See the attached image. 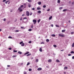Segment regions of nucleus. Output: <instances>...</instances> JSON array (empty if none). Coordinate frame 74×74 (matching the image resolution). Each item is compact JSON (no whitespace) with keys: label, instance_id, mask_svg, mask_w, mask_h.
Segmentation results:
<instances>
[{"label":"nucleus","instance_id":"nucleus-59","mask_svg":"<svg viewBox=\"0 0 74 74\" xmlns=\"http://www.w3.org/2000/svg\"><path fill=\"white\" fill-rule=\"evenodd\" d=\"M6 0H3V2H5V1H6Z\"/></svg>","mask_w":74,"mask_h":74},{"label":"nucleus","instance_id":"nucleus-10","mask_svg":"<svg viewBox=\"0 0 74 74\" xmlns=\"http://www.w3.org/2000/svg\"><path fill=\"white\" fill-rule=\"evenodd\" d=\"M52 16H50L49 18V20H51V19H52Z\"/></svg>","mask_w":74,"mask_h":74},{"label":"nucleus","instance_id":"nucleus-38","mask_svg":"<svg viewBox=\"0 0 74 74\" xmlns=\"http://www.w3.org/2000/svg\"><path fill=\"white\" fill-rule=\"evenodd\" d=\"M29 71H32V69H29Z\"/></svg>","mask_w":74,"mask_h":74},{"label":"nucleus","instance_id":"nucleus-9","mask_svg":"<svg viewBox=\"0 0 74 74\" xmlns=\"http://www.w3.org/2000/svg\"><path fill=\"white\" fill-rule=\"evenodd\" d=\"M18 53H19L20 55H21L22 53L21 51H18Z\"/></svg>","mask_w":74,"mask_h":74},{"label":"nucleus","instance_id":"nucleus-34","mask_svg":"<svg viewBox=\"0 0 74 74\" xmlns=\"http://www.w3.org/2000/svg\"><path fill=\"white\" fill-rule=\"evenodd\" d=\"M53 46L54 47H57V46H56V45H53Z\"/></svg>","mask_w":74,"mask_h":74},{"label":"nucleus","instance_id":"nucleus-54","mask_svg":"<svg viewBox=\"0 0 74 74\" xmlns=\"http://www.w3.org/2000/svg\"><path fill=\"white\" fill-rule=\"evenodd\" d=\"M51 27H53V24H51Z\"/></svg>","mask_w":74,"mask_h":74},{"label":"nucleus","instance_id":"nucleus-37","mask_svg":"<svg viewBox=\"0 0 74 74\" xmlns=\"http://www.w3.org/2000/svg\"><path fill=\"white\" fill-rule=\"evenodd\" d=\"M21 8H21V7H20L19 8H18V10H21Z\"/></svg>","mask_w":74,"mask_h":74},{"label":"nucleus","instance_id":"nucleus-49","mask_svg":"<svg viewBox=\"0 0 74 74\" xmlns=\"http://www.w3.org/2000/svg\"><path fill=\"white\" fill-rule=\"evenodd\" d=\"M9 49L10 50H11V49H12V48H9Z\"/></svg>","mask_w":74,"mask_h":74},{"label":"nucleus","instance_id":"nucleus-5","mask_svg":"<svg viewBox=\"0 0 74 74\" xmlns=\"http://www.w3.org/2000/svg\"><path fill=\"white\" fill-rule=\"evenodd\" d=\"M29 53V51H27L26 53L24 54V55H27Z\"/></svg>","mask_w":74,"mask_h":74},{"label":"nucleus","instance_id":"nucleus-3","mask_svg":"<svg viewBox=\"0 0 74 74\" xmlns=\"http://www.w3.org/2000/svg\"><path fill=\"white\" fill-rule=\"evenodd\" d=\"M26 15L27 16H29V12L28 11H27L26 12Z\"/></svg>","mask_w":74,"mask_h":74},{"label":"nucleus","instance_id":"nucleus-11","mask_svg":"<svg viewBox=\"0 0 74 74\" xmlns=\"http://www.w3.org/2000/svg\"><path fill=\"white\" fill-rule=\"evenodd\" d=\"M38 4L39 5H41V1L38 2Z\"/></svg>","mask_w":74,"mask_h":74},{"label":"nucleus","instance_id":"nucleus-35","mask_svg":"<svg viewBox=\"0 0 74 74\" xmlns=\"http://www.w3.org/2000/svg\"><path fill=\"white\" fill-rule=\"evenodd\" d=\"M72 47H74V43H73L72 45Z\"/></svg>","mask_w":74,"mask_h":74},{"label":"nucleus","instance_id":"nucleus-31","mask_svg":"<svg viewBox=\"0 0 74 74\" xmlns=\"http://www.w3.org/2000/svg\"><path fill=\"white\" fill-rule=\"evenodd\" d=\"M29 64H30V62H28L27 63V66H28V65H29Z\"/></svg>","mask_w":74,"mask_h":74},{"label":"nucleus","instance_id":"nucleus-44","mask_svg":"<svg viewBox=\"0 0 74 74\" xmlns=\"http://www.w3.org/2000/svg\"><path fill=\"white\" fill-rule=\"evenodd\" d=\"M28 42L29 44H31V43L32 42V41H29Z\"/></svg>","mask_w":74,"mask_h":74},{"label":"nucleus","instance_id":"nucleus-15","mask_svg":"<svg viewBox=\"0 0 74 74\" xmlns=\"http://www.w3.org/2000/svg\"><path fill=\"white\" fill-rule=\"evenodd\" d=\"M68 68L67 67H64V70H66V69H67Z\"/></svg>","mask_w":74,"mask_h":74},{"label":"nucleus","instance_id":"nucleus-61","mask_svg":"<svg viewBox=\"0 0 74 74\" xmlns=\"http://www.w3.org/2000/svg\"><path fill=\"white\" fill-rule=\"evenodd\" d=\"M32 15V13H31L30 14V15Z\"/></svg>","mask_w":74,"mask_h":74},{"label":"nucleus","instance_id":"nucleus-2","mask_svg":"<svg viewBox=\"0 0 74 74\" xmlns=\"http://www.w3.org/2000/svg\"><path fill=\"white\" fill-rule=\"evenodd\" d=\"M33 22H34V24H36V22H37V21L36 20H33Z\"/></svg>","mask_w":74,"mask_h":74},{"label":"nucleus","instance_id":"nucleus-53","mask_svg":"<svg viewBox=\"0 0 74 74\" xmlns=\"http://www.w3.org/2000/svg\"><path fill=\"white\" fill-rule=\"evenodd\" d=\"M31 27V28H33V25H32Z\"/></svg>","mask_w":74,"mask_h":74},{"label":"nucleus","instance_id":"nucleus-20","mask_svg":"<svg viewBox=\"0 0 74 74\" xmlns=\"http://www.w3.org/2000/svg\"><path fill=\"white\" fill-rule=\"evenodd\" d=\"M56 27H60L58 25H56Z\"/></svg>","mask_w":74,"mask_h":74},{"label":"nucleus","instance_id":"nucleus-55","mask_svg":"<svg viewBox=\"0 0 74 74\" xmlns=\"http://www.w3.org/2000/svg\"><path fill=\"white\" fill-rule=\"evenodd\" d=\"M7 67H10V65H8Z\"/></svg>","mask_w":74,"mask_h":74},{"label":"nucleus","instance_id":"nucleus-57","mask_svg":"<svg viewBox=\"0 0 74 74\" xmlns=\"http://www.w3.org/2000/svg\"><path fill=\"white\" fill-rule=\"evenodd\" d=\"M24 5H25V6H26V3H24Z\"/></svg>","mask_w":74,"mask_h":74},{"label":"nucleus","instance_id":"nucleus-40","mask_svg":"<svg viewBox=\"0 0 74 74\" xmlns=\"http://www.w3.org/2000/svg\"><path fill=\"white\" fill-rule=\"evenodd\" d=\"M71 34H74V32H72L71 33Z\"/></svg>","mask_w":74,"mask_h":74},{"label":"nucleus","instance_id":"nucleus-45","mask_svg":"<svg viewBox=\"0 0 74 74\" xmlns=\"http://www.w3.org/2000/svg\"><path fill=\"white\" fill-rule=\"evenodd\" d=\"M8 38H12V37H11V36H9L8 37Z\"/></svg>","mask_w":74,"mask_h":74},{"label":"nucleus","instance_id":"nucleus-58","mask_svg":"<svg viewBox=\"0 0 74 74\" xmlns=\"http://www.w3.org/2000/svg\"><path fill=\"white\" fill-rule=\"evenodd\" d=\"M68 56H71V54H68Z\"/></svg>","mask_w":74,"mask_h":74},{"label":"nucleus","instance_id":"nucleus-48","mask_svg":"<svg viewBox=\"0 0 74 74\" xmlns=\"http://www.w3.org/2000/svg\"><path fill=\"white\" fill-rule=\"evenodd\" d=\"M50 11V9H49L47 10V11Z\"/></svg>","mask_w":74,"mask_h":74},{"label":"nucleus","instance_id":"nucleus-29","mask_svg":"<svg viewBox=\"0 0 74 74\" xmlns=\"http://www.w3.org/2000/svg\"><path fill=\"white\" fill-rule=\"evenodd\" d=\"M71 53H74V52L73 51H72L71 52Z\"/></svg>","mask_w":74,"mask_h":74},{"label":"nucleus","instance_id":"nucleus-21","mask_svg":"<svg viewBox=\"0 0 74 74\" xmlns=\"http://www.w3.org/2000/svg\"><path fill=\"white\" fill-rule=\"evenodd\" d=\"M24 74H27V72L26 71H24L23 72Z\"/></svg>","mask_w":74,"mask_h":74},{"label":"nucleus","instance_id":"nucleus-22","mask_svg":"<svg viewBox=\"0 0 74 74\" xmlns=\"http://www.w3.org/2000/svg\"><path fill=\"white\" fill-rule=\"evenodd\" d=\"M16 56L14 55L12 56V58H15V57H16Z\"/></svg>","mask_w":74,"mask_h":74},{"label":"nucleus","instance_id":"nucleus-14","mask_svg":"<svg viewBox=\"0 0 74 74\" xmlns=\"http://www.w3.org/2000/svg\"><path fill=\"white\" fill-rule=\"evenodd\" d=\"M67 11V9H64V10L62 11H63V12H65V11Z\"/></svg>","mask_w":74,"mask_h":74},{"label":"nucleus","instance_id":"nucleus-7","mask_svg":"<svg viewBox=\"0 0 74 74\" xmlns=\"http://www.w3.org/2000/svg\"><path fill=\"white\" fill-rule=\"evenodd\" d=\"M28 7H31V4L30 3H28Z\"/></svg>","mask_w":74,"mask_h":74},{"label":"nucleus","instance_id":"nucleus-17","mask_svg":"<svg viewBox=\"0 0 74 74\" xmlns=\"http://www.w3.org/2000/svg\"><path fill=\"white\" fill-rule=\"evenodd\" d=\"M37 12L38 13H39V14H40V13H41V11L40 10H39Z\"/></svg>","mask_w":74,"mask_h":74},{"label":"nucleus","instance_id":"nucleus-32","mask_svg":"<svg viewBox=\"0 0 74 74\" xmlns=\"http://www.w3.org/2000/svg\"><path fill=\"white\" fill-rule=\"evenodd\" d=\"M22 11H23V10L21 9V10H19V12H22Z\"/></svg>","mask_w":74,"mask_h":74},{"label":"nucleus","instance_id":"nucleus-62","mask_svg":"<svg viewBox=\"0 0 74 74\" xmlns=\"http://www.w3.org/2000/svg\"><path fill=\"white\" fill-rule=\"evenodd\" d=\"M21 29H23L24 28H23V27H21Z\"/></svg>","mask_w":74,"mask_h":74},{"label":"nucleus","instance_id":"nucleus-26","mask_svg":"<svg viewBox=\"0 0 74 74\" xmlns=\"http://www.w3.org/2000/svg\"><path fill=\"white\" fill-rule=\"evenodd\" d=\"M27 1L28 2H29L30 3L32 2V0H27Z\"/></svg>","mask_w":74,"mask_h":74},{"label":"nucleus","instance_id":"nucleus-18","mask_svg":"<svg viewBox=\"0 0 74 74\" xmlns=\"http://www.w3.org/2000/svg\"><path fill=\"white\" fill-rule=\"evenodd\" d=\"M51 36L52 37H55V34H52Z\"/></svg>","mask_w":74,"mask_h":74},{"label":"nucleus","instance_id":"nucleus-36","mask_svg":"<svg viewBox=\"0 0 74 74\" xmlns=\"http://www.w3.org/2000/svg\"><path fill=\"white\" fill-rule=\"evenodd\" d=\"M15 32H19V30H16L15 31Z\"/></svg>","mask_w":74,"mask_h":74},{"label":"nucleus","instance_id":"nucleus-41","mask_svg":"<svg viewBox=\"0 0 74 74\" xmlns=\"http://www.w3.org/2000/svg\"><path fill=\"white\" fill-rule=\"evenodd\" d=\"M23 7V5H22L20 6V7L21 8H22V7Z\"/></svg>","mask_w":74,"mask_h":74},{"label":"nucleus","instance_id":"nucleus-63","mask_svg":"<svg viewBox=\"0 0 74 74\" xmlns=\"http://www.w3.org/2000/svg\"><path fill=\"white\" fill-rule=\"evenodd\" d=\"M20 21H22V18H21L20 19Z\"/></svg>","mask_w":74,"mask_h":74},{"label":"nucleus","instance_id":"nucleus-12","mask_svg":"<svg viewBox=\"0 0 74 74\" xmlns=\"http://www.w3.org/2000/svg\"><path fill=\"white\" fill-rule=\"evenodd\" d=\"M66 30L65 29H63L62 30V33H64L65 32Z\"/></svg>","mask_w":74,"mask_h":74},{"label":"nucleus","instance_id":"nucleus-28","mask_svg":"<svg viewBox=\"0 0 74 74\" xmlns=\"http://www.w3.org/2000/svg\"><path fill=\"white\" fill-rule=\"evenodd\" d=\"M60 0H58V3H60Z\"/></svg>","mask_w":74,"mask_h":74},{"label":"nucleus","instance_id":"nucleus-27","mask_svg":"<svg viewBox=\"0 0 74 74\" xmlns=\"http://www.w3.org/2000/svg\"><path fill=\"white\" fill-rule=\"evenodd\" d=\"M32 29H29L28 31H29V32H31V31H32Z\"/></svg>","mask_w":74,"mask_h":74},{"label":"nucleus","instance_id":"nucleus-43","mask_svg":"<svg viewBox=\"0 0 74 74\" xmlns=\"http://www.w3.org/2000/svg\"><path fill=\"white\" fill-rule=\"evenodd\" d=\"M13 52H17V51L14 50Z\"/></svg>","mask_w":74,"mask_h":74},{"label":"nucleus","instance_id":"nucleus-56","mask_svg":"<svg viewBox=\"0 0 74 74\" xmlns=\"http://www.w3.org/2000/svg\"><path fill=\"white\" fill-rule=\"evenodd\" d=\"M5 20H6V19L5 18H4L3 19V21H5Z\"/></svg>","mask_w":74,"mask_h":74},{"label":"nucleus","instance_id":"nucleus-13","mask_svg":"<svg viewBox=\"0 0 74 74\" xmlns=\"http://www.w3.org/2000/svg\"><path fill=\"white\" fill-rule=\"evenodd\" d=\"M21 45L22 47H23V46H24V45H25V44H24V43H23L22 44H21Z\"/></svg>","mask_w":74,"mask_h":74},{"label":"nucleus","instance_id":"nucleus-19","mask_svg":"<svg viewBox=\"0 0 74 74\" xmlns=\"http://www.w3.org/2000/svg\"><path fill=\"white\" fill-rule=\"evenodd\" d=\"M31 54L30 53V54H27V56H30V55H31Z\"/></svg>","mask_w":74,"mask_h":74},{"label":"nucleus","instance_id":"nucleus-47","mask_svg":"<svg viewBox=\"0 0 74 74\" xmlns=\"http://www.w3.org/2000/svg\"><path fill=\"white\" fill-rule=\"evenodd\" d=\"M41 44H45V43H44V42H42L41 43Z\"/></svg>","mask_w":74,"mask_h":74},{"label":"nucleus","instance_id":"nucleus-50","mask_svg":"<svg viewBox=\"0 0 74 74\" xmlns=\"http://www.w3.org/2000/svg\"><path fill=\"white\" fill-rule=\"evenodd\" d=\"M60 10H62V7H60L59 8Z\"/></svg>","mask_w":74,"mask_h":74},{"label":"nucleus","instance_id":"nucleus-8","mask_svg":"<svg viewBox=\"0 0 74 74\" xmlns=\"http://www.w3.org/2000/svg\"><path fill=\"white\" fill-rule=\"evenodd\" d=\"M39 51H40V52H42V48H40Z\"/></svg>","mask_w":74,"mask_h":74},{"label":"nucleus","instance_id":"nucleus-64","mask_svg":"<svg viewBox=\"0 0 74 74\" xmlns=\"http://www.w3.org/2000/svg\"><path fill=\"white\" fill-rule=\"evenodd\" d=\"M74 4V2H72V4Z\"/></svg>","mask_w":74,"mask_h":74},{"label":"nucleus","instance_id":"nucleus-4","mask_svg":"<svg viewBox=\"0 0 74 74\" xmlns=\"http://www.w3.org/2000/svg\"><path fill=\"white\" fill-rule=\"evenodd\" d=\"M37 70H38V71H41V70H42V68H39L37 69Z\"/></svg>","mask_w":74,"mask_h":74},{"label":"nucleus","instance_id":"nucleus-30","mask_svg":"<svg viewBox=\"0 0 74 74\" xmlns=\"http://www.w3.org/2000/svg\"><path fill=\"white\" fill-rule=\"evenodd\" d=\"M36 62H38V59H36Z\"/></svg>","mask_w":74,"mask_h":74},{"label":"nucleus","instance_id":"nucleus-6","mask_svg":"<svg viewBox=\"0 0 74 74\" xmlns=\"http://www.w3.org/2000/svg\"><path fill=\"white\" fill-rule=\"evenodd\" d=\"M48 62H52V60L50 59L48 60Z\"/></svg>","mask_w":74,"mask_h":74},{"label":"nucleus","instance_id":"nucleus-16","mask_svg":"<svg viewBox=\"0 0 74 74\" xmlns=\"http://www.w3.org/2000/svg\"><path fill=\"white\" fill-rule=\"evenodd\" d=\"M37 10H41V8H37Z\"/></svg>","mask_w":74,"mask_h":74},{"label":"nucleus","instance_id":"nucleus-25","mask_svg":"<svg viewBox=\"0 0 74 74\" xmlns=\"http://www.w3.org/2000/svg\"><path fill=\"white\" fill-rule=\"evenodd\" d=\"M49 40L48 39H47L46 40V42H49Z\"/></svg>","mask_w":74,"mask_h":74},{"label":"nucleus","instance_id":"nucleus-60","mask_svg":"<svg viewBox=\"0 0 74 74\" xmlns=\"http://www.w3.org/2000/svg\"><path fill=\"white\" fill-rule=\"evenodd\" d=\"M10 22V21H8V22H7V23L8 24V23H9Z\"/></svg>","mask_w":74,"mask_h":74},{"label":"nucleus","instance_id":"nucleus-23","mask_svg":"<svg viewBox=\"0 0 74 74\" xmlns=\"http://www.w3.org/2000/svg\"><path fill=\"white\" fill-rule=\"evenodd\" d=\"M56 61L57 62H60V61H59V60H56Z\"/></svg>","mask_w":74,"mask_h":74},{"label":"nucleus","instance_id":"nucleus-33","mask_svg":"<svg viewBox=\"0 0 74 74\" xmlns=\"http://www.w3.org/2000/svg\"><path fill=\"white\" fill-rule=\"evenodd\" d=\"M9 2V1H6L5 2V4H7V3H8V2Z\"/></svg>","mask_w":74,"mask_h":74},{"label":"nucleus","instance_id":"nucleus-42","mask_svg":"<svg viewBox=\"0 0 74 74\" xmlns=\"http://www.w3.org/2000/svg\"><path fill=\"white\" fill-rule=\"evenodd\" d=\"M23 43V41H22L20 43V44H22Z\"/></svg>","mask_w":74,"mask_h":74},{"label":"nucleus","instance_id":"nucleus-1","mask_svg":"<svg viewBox=\"0 0 74 74\" xmlns=\"http://www.w3.org/2000/svg\"><path fill=\"white\" fill-rule=\"evenodd\" d=\"M63 34H59L58 36L60 37H64V36L63 35Z\"/></svg>","mask_w":74,"mask_h":74},{"label":"nucleus","instance_id":"nucleus-51","mask_svg":"<svg viewBox=\"0 0 74 74\" xmlns=\"http://www.w3.org/2000/svg\"><path fill=\"white\" fill-rule=\"evenodd\" d=\"M72 59H74V56H73L72 57Z\"/></svg>","mask_w":74,"mask_h":74},{"label":"nucleus","instance_id":"nucleus-52","mask_svg":"<svg viewBox=\"0 0 74 74\" xmlns=\"http://www.w3.org/2000/svg\"><path fill=\"white\" fill-rule=\"evenodd\" d=\"M27 18L26 17H24L23 18L24 19H27Z\"/></svg>","mask_w":74,"mask_h":74},{"label":"nucleus","instance_id":"nucleus-24","mask_svg":"<svg viewBox=\"0 0 74 74\" xmlns=\"http://www.w3.org/2000/svg\"><path fill=\"white\" fill-rule=\"evenodd\" d=\"M41 21V19H39L38 21V23H40V21Z\"/></svg>","mask_w":74,"mask_h":74},{"label":"nucleus","instance_id":"nucleus-46","mask_svg":"<svg viewBox=\"0 0 74 74\" xmlns=\"http://www.w3.org/2000/svg\"><path fill=\"white\" fill-rule=\"evenodd\" d=\"M32 10H35V8H33L32 9Z\"/></svg>","mask_w":74,"mask_h":74},{"label":"nucleus","instance_id":"nucleus-39","mask_svg":"<svg viewBox=\"0 0 74 74\" xmlns=\"http://www.w3.org/2000/svg\"><path fill=\"white\" fill-rule=\"evenodd\" d=\"M43 8H45L46 7V5H44L43 6Z\"/></svg>","mask_w":74,"mask_h":74}]
</instances>
